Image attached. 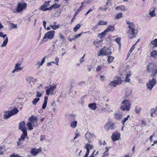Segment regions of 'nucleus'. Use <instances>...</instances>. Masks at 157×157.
<instances>
[{
	"mask_svg": "<svg viewBox=\"0 0 157 157\" xmlns=\"http://www.w3.org/2000/svg\"><path fill=\"white\" fill-rule=\"evenodd\" d=\"M126 24L128 25L129 29L127 31V33L132 36L130 39L135 37L137 33V31L135 29V24L133 22H130L129 21H126Z\"/></svg>",
	"mask_w": 157,
	"mask_h": 157,
	"instance_id": "f257e3e1",
	"label": "nucleus"
},
{
	"mask_svg": "<svg viewBox=\"0 0 157 157\" xmlns=\"http://www.w3.org/2000/svg\"><path fill=\"white\" fill-rule=\"evenodd\" d=\"M131 105V104L130 101L127 99H125L122 102L120 108L122 111H128L130 110Z\"/></svg>",
	"mask_w": 157,
	"mask_h": 157,
	"instance_id": "f03ea898",
	"label": "nucleus"
},
{
	"mask_svg": "<svg viewBox=\"0 0 157 157\" xmlns=\"http://www.w3.org/2000/svg\"><path fill=\"white\" fill-rule=\"evenodd\" d=\"M55 32L54 30H51L46 33L42 41V43H45L49 40H52L54 38Z\"/></svg>",
	"mask_w": 157,
	"mask_h": 157,
	"instance_id": "7ed1b4c3",
	"label": "nucleus"
},
{
	"mask_svg": "<svg viewBox=\"0 0 157 157\" xmlns=\"http://www.w3.org/2000/svg\"><path fill=\"white\" fill-rule=\"evenodd\" d=\"M105 47H104L100 51V52L98 54V56H110L112 54L110 49L109 48L105 49Z\"/></svg>",
	"mask_w": 157,
	"mask_h": 157,
	"instance_id": "20e7f679",
	"label": "nucleus"
},
{
	"mask_svg": "<svg viewBox=\"0 0 157 157\" xmlns=\"http://www.w3.org/2000/svg\"><path fill=\"white\" fill-rule=\"evenodd\" d=\"M27 6V4L23 1L19 2L18 3L17 11V12H22L25 9Z\"/></svg>",
	"mask_w": 157,
	"mask_h": 157,
	"instance_id": "39448f33",
	"label": "nucleus"
},
{
	"mask_svg": "<svg viewBox=\"0 0 157 157\" xmlns=\"http://www.w3.org/2000/svg\"><path fill=\"white\" fill-rule=\"evenodd\" d=\"M156 83V81L155 78H153L152 79H150L146 83L147 88L150 90H151Z\"/></svg>",
	"mask_w": 157,
	"mask_h": 157,
	"instance_id": "423d86ee",
	"label": "nucleus"
},
{
	"mask_svg": "<svg viewBox=\"0 0 157 157\" xmlns=\"http://www.w3.org/2000/svg\"><path fill=\"white\" fill-rule=\"evenodd\" d=\"M95 137L94 134L91 133L89 131H87L85 135V137L89 143H90L93 141V139Z\"/></svg>",
	"mask_w": 157,
	"mask_h": 157,
	"instance_id": "0eeeda50",
	"label": "nucleus"
},
{
	"mask_svg": "<svg viewBox=\"0 0 157 157\" xmlns=\"http://www.w3.org/2000/svg\"><path fill=\"white\" fill-rule=\"evenodd\" d=\"M115 124L111 121L108 122L104 126V128L106 131H109L110 129H113L115 128Z\"/></svg>",
	"mask_w": 157,
	"mask_h": 157,
	"instance_id": "6e6552de",
	"label": "nucleus"
},
{
	"mask_svg": "<svg viewBox=\"0 0 157 157\" xmlns=\"http://www.w3.org/2000/svg\"><path fill=\"white\" fill-rule=\"evenodd\" d=\"M38 119L36 117L33 115L29 119V121L32 124L33 126H35L37 125Z\"/></svg>",
	"mask_w": 157,
	"mask_h": 157,
	"instance_id": "1a4fd4ad",
	"label": "nucleus"
},
{
	"mask_svg": "<svg viewBox=\"0 0 157 157\" xmlns=\"http://www.w3.org/2000/svg\"><path fill=\"white\" fill-rule=\"evenodd\" d=\"M25 125V123L24 121L21 122L19 124V128L22 132L23 133L26 134L27 132Z\"/></svg>",
	"mask_w": 157,
	"mask_h": 157,
	"instance_id": "9d476101",
	"label": "nucleus"
},
{
	"mask_svg": "<svg viewBox=\"0 0 157 157\" xmlns=\"http://www.w3.org/2000/svg\"><path fill=\"white\" fill-rule=\"evenodd\" d=\"M156 65L154 63H150L147 66V70L148 71L152 72L156 69Z\"/></svg>",
	"mask_w": 157,
	"mask_h": 157,
	"instance_id": "9b49d317",
	"label": "nucleus"
},
{
	"mask_svg": "<svg viewBox=\"0 0 157 157\" xmlns=\"http://www.w3.org/2000/svg\"><path fill=\"white\" fill-rule=\"evenodd\" d=\"M41 151V149L40 148L37 149L35 148L31 149L30 151V152L33 155L36 156Z\"/></svg>",
	"mask_w": 157,
	"mask_h": 157,
	"instance_id": "f8f14e48",
	"label": "nucleus"
},
{
	"mask_svg": "<svg viewBox=\"0 0 157 157\" xmlns=\"http://www.w3.org/2000/svg\"><path fill=\"white\" fill-rule=\"evenodd\" d=\"M120 136V134L117 132H115L111 136V138L113 141H114L119 139Z\"/></svg>",
	"mask_w": 157,
	"mask_h": 157,
	"instance_id": "ddd939ff",
	"label": "nucleus"
},
{
	"mask_svg": "<svg viewBox=\"0 0 157 157\" xmlns=\"http://www.w3.org/2000/svg\"><path fill=\"white\" fill-rule=\"evenodd\" d=\"M56 88V85H54L52 86L49 89L46 90V94L48 95L51 93H53V91Z\"/></svg>",
	"mask_w": 157,
	"mask_h": 157,
	"instance_id": "4468645a",
	"label": "nucleus"
},
{
	"mask_svg": "<svg viewBox=\"0 0 157 157\" xmlns=\"http://www.w3.org/2000/svg\"><path fill=\"white\" fill-rule=\"evenodd\" d=\"M4 113V119H8L12 116L10 111H5Z\"/></svg>",
	"mask_w": 157,
	"mask_h": 157,
	"instance_id": "2eb2a0df",
	"label": "nucleus"
},
{
	"mask_svg": "<svg viewBox=\"0 0 157 157\" xmlns=\"http://www.w3.org/2000/svg\"><path fill=\"white\" fill-rule=\"evenodd\" d=\"M84 148L86 150V152L88 151L89 153L90 150L93 148V145L87 144L85 146Z\"/></svg>",
	"mask_w": 157,
	"mask_h": 157,
	"instance_id": "dca6fc26",
	"label": "nucleus"
},
{
	"mask_svg": "<svg viewBox=\"0 0 157 157\" xmlns=\"http://www.w3.org/2000/svg\"><path fill=\"white\" fill-rule=\"evenodd\" d=\"M114 81L118 85L121 84L122 82L121 78L118 76H117L114 78Z\"/></svg>",
	"mask_w": 157,
	"mask_h": 157,
	"instance_id": "f3484780",
	"label": "nucleus"
},
{
	"mask_svg": "<svg viewBox=\"0 0 157 157\" xmlns=\"http://www.w3.org/2000/svg\"><path fill=\"white\" fill-rule=\"evenodd\" d=\"M151 56L155 59H157V51L154 50L151 52Z\"/></svg>",
	"mask_w": 157,
	"mask_h": 157,
	"instance_id": "a211bd4d",
	"label": "nucleus"
},
{
	"mask_svg": "<svg viewBox=\"0 0 157 157\" xmlns=\"http://www.w3.org/2000/svg\"><path fill=\"white\" fill-rule=\"evenodd\" d=\"M131 72L130 71H129L128 73L126 74V76L125 80V82H129L130 81V78L131 77Z\"/></svg>",
	"mask_w": 157,
	"mask_h": 157,
	"instance_id": "6ab92c4d",
	"label": "nucleus"
},
{
	"mask_svg": "<svg viewBox=\"0 0 157 157\" xmlns=\"http://www.w3.org/2000/svg\"><path fill=\"white\" fill-rule=\"evenodd\" d=\"M12 116L17 114L18 112V110L16 108H14L13 109L10 111Z\"/></svg>",
	"mask_w": 157,
	"mask_h": 157,
	"instance_id": "aec40b11",
	"label": "nucleus"
},
{
	"mask_svg": "<svg viewBox=\"0 0 157 157\" xmlns=\"http://www.w3.org/2000/svg\"><path fill=\"white\" fill-rule=\"evenodd\" d=\"M122 117V115L120 113H117L114 114V118L116 120H120Z\"/></svg>",
	"mask_w": 157,
	"mask_h": 157,
	"instance_id": "412c9836",
	"label": "nucleus"
},
{
	"mask_svg": "<svg viewBox=\"0 0 157 157\" xmlns=\"http://www.w3.org/2000/svg\"><path fill=\"white\" fill-rule=\"evenodd\" d=\"M88 107L92 109L95 110L97 108L96 104L95 103L89 104Z\"/></svg>",
	"mask_w": 157,
	"mask_h": 157,
	"instance_id": "4be33fe9",
	"label": "nucleus"
},
{
	"mask_svg": "<svg viewBox=\"0 0 157 157\" xmlns=\"http://www.w3.org/2000/svg\"><path fill=\"white\" fill-rule=\"evenodd\" d=\"M61 5L60 4H54L52 6H51L49 7L50 10H51L52 9H56L60 7Z\"/></svg>",
	"mask_w": 157,
	"mask_h": 157,
	"instance_id": "5701e85b",
	"label": "nucleus"
},
{
	"mask_svg": "<svg viewBox=\"0 0 157 157\" xmlns=\"http://www.w3.org/2000/svg\"><path fill=\"white\" fill-rule=\"evenodd\" d=\"M115 29L114 27L112 26L109 25V26L107 29L105 30V32L107 33L109 32L113 31Z\"/></svg>",
	"mask_w": 157,
	"mask_h": 157,
	"instance_id": "b1692460",
	"label": "nucleus"
},
{
	"mask_svg": "<svg viewBox=\"0 0 157 157\" xmlns=\"http://www.w3.org/2000/svg\"><path fill=\"white\" fill-rule=\"evenodd\" d=\"M27 136V132H26V134H24L22 133V134L21 135V137L18 139V141L19 142L23 141L24 140L25 138V137Z\"/></svg>",
	"mask_w": 157,
	"mask_h": 157,
	"instance_id": "393cba45",
	"label": "nucleus"
},
{
	"mask_svg": "<svg viewBox=\"0 0 157 157\" xmlns=\"http://www.w3.org/2000/svg\"><path fill=\"white\" fill-rule=\"evenodd\" d=\"M48 99V97H45L44 101L42 106V108L43 109H44L46 108Z\"/></svg>",
	"mask_w": 157,
	"mask_h": 157,
	"instance_id": "a878e982",
	"label": "nucleus"
},
{
	"mask_svg": "<svg viewBox=\"0 0 157 157\" xmlns=\"http://www.w3.org/2000/svg\"><path fill=\"white\" fill-rule=\"evenodd\" d=\"M115 9L116 10H120L121 11L126 10L125 6L123 5L117 6L116 7Z\"/></svg>",
	"mask_w": 157,
	"mask_h": 157,
	"instance_id": "bb28decb",
	"label": "nucleus"
},
{
	"mask_svg": "<svg viewBox=\"0 0 157 157\" xmlns=\"http://www.w3.org/2000/svg\"><path fill=\"white\" fill-rule=\"evenodd\" d=\"M46 57L44 56L41 60V62L40 61L38 62H37V64L39 66L38 68L40 67V66L42 65L45 61V60L46 59Z\"/></svg>",
	"mask_w": 157,
	"mask_h": 157,
	"instance_id": "cd10ccee",
	"label": "nucleus"
},
{
	"mask_svg": "<svg viewBox=\"0 0 157 157\" xmlns=\"http://www.w3.org/2000/svg\"><path fill=\"white\" fill-rule=\"evenodd\" d=\"M25 80L29 83H30L31 82H34L36 81L35 79L32 77H28L25 78Z\"/></svg>",
	"mask_w": 157,
	"mask_h": 157,
	"instance_id": "c85d7f7f",
	"label": "nucleus"
},
{
	"mask_svg": "<svg viewBox=\"0 0 157 157\" xmlns=\"http://www.w3.org/2000/svg\"><path fill=\"white\" fill-rule=\"evenodd\" d=\"M149 14L151 17L155 16H156V13H155V9H154L152 11L150 10L149 11Z\"/></svg>",
	"mask_w": 157,
	"mask_h": 157,
	"instance_id": "c756f323",
	"label": "nucleus"
},
{
	"mask_svg": "<svg viewBox=\"0 0 157 157\" xmlns=\"http://www.w3.org/2000/svg\"><path fill=\"white\" fill-rule=\"evenodd\" d=\"M50 26L54 30H56L58 28H59L60 27V25L59 24L57 25H50Z\"/></svg>",
	"mask_w": 157,
	"mask_h": 157,
	"instance_id": "7c9ffc66",
	"label": "nucleus"
},
{
	"mask_svg": "<svg viewBox=\"0 0 157 157\" xmlns=\"http://www.w3.org/2000/svg\"><path fill=\"white\" fill-rule=\"evenodd\" d=\"M26 126L27 127V128L28 130H32L33 129V125L32 124L30 123V122H28L26 124Z\"/></svg>",
	"mask_w": 157,
	"mask_h": 157,
	"instance_id": "2f4dec72",
	"label": "nucleus"
},
{
	"mask_svg": "<svg viewBox=\"0 0 157 157\" xmlns=\"http://www.w3.org/2000/svg\"><path fill=\"white\" fill-rule=\"evenodd\" d=\"M8 37H6V38L5 40H4V41H3L1 47H3L5 46L7 44V43L8 42Z\"/></svg>",
	"mask_w": 157,
	"mask_h": 157,
	"instance_id": "473e14b6",
	"label": "nucleus"
},
{
	"mask_svg": "<svg viewBox=\"0 0 157 157\" xmlns=\"http://www.w3.org/2000/svg\"><path fill=\"white\" fill-rule=\"evenodd\" d=\"M141 109H142L140 107L138 106H136L135 108V110L137 114H139L140 113Z\"/></svg>",
	"mask_w": 157,
	"mask_h": 157,
	"instance_id": "72a5a7b5",
	"label": "nucleus"
},
{
	"mask_svg": "<svg viewBox=\"0 0 157 157\" xmlns=\"http://www.w3.org/2000/svg\"><path fill=\"white\" fill-rule=\"evenodd\" d=\"M40 9L41 10H43L44 11H46L48 10H50L49 7L47 8L46 7L44 6V5L41 6L40 8Z\"/></svg>",
	"mask_w": 157,
	"mask_h": 157,
	"instance_id": "f704fd0d",
	"label": "nucleus"
},
{
	"mask_svg": "<svg viewBox=\"0 0 157 157\" xmlns=\"http://www.w3.org/2000/svg\"><path fill=\"white\" fill-rule=\"evenodd\" d=\"M77 122L76 121H74L71 122L70 126L72 128H75L77 124Z\"/></svg>",
	"mask_w": 157,
	"mask_h": 157,
	"instance_id": "c9c22d12",
	"label": "nucleus"
},
{
	"mask_svg": "<svg viewBox=\"0 0 157 157\" xmlns=\"http://www.w3.org/2000/svg\"><path fill=\"white\" fill-rule=\"evenodd\" d=\"M121 40V38L120 37H118V38H116L114 40L116 41V42L117 43L119 46V48H120L121 47V43L120 42Z\"/></svg>",
	"mask_w": 157,
	"mask_h": 157,
	"instance_id": "e433bc0d",
	"label": "nucleus"
},
{
	"mask_svg": "<svg viewBox=\"0 0 157 157\" xmlns=\"http://www.w3.org/2000/svg\"><path fill=\"white\" fill-rule=\"evenodd\" d=\"M151 44L154 47H157V39H155L151 41Z\"/></svg>",
	"mask_w": 157,
	"mask_h": 157,
	"instance_id": "4c0bfd02",
	"label": "nucleus"
},
{
	"mask_svg": "<svg viewBox=\"0 0 157 157\" xmlns=\"http://www.w3.org/2000/svg\"><path fill=\"white\" fill-rule=\"evenodd\" d=\"M22 69L21 67H19V66H17L16 65L15 66V69L14 70H13L12 72L13 73L16 71H17L18 70H21Z\"/></svg>",
	"mask_w": 157,
	"mask_h": 157,
	"instance_id": "58836bf2",
	"label": "nucleus"
},
{
	"mask_svg": "<svg viewBox=\"0 0 157 157\" xmlns=\"http://www.w3.org/2000/svg\"><path fill=\"white\" fill-rule=\"evenodd\" d=\"M106 32L105 30L103 32L99 34L98 35V36L100 38H102V37H104V36H105L106 34Z\"/></svg>",
	"mask_w": 157,
	"mask_h": 157,
	"instance_id": "ea45409f",
	"label": "nucleus"
},
{
	"mask_svg": "<svg viewBox=\"0 0 157 157\" xmlns=\"http://www.w3.org/2000/svg\"><path fill=\"white\" fill-rule=\"evenodd\" d=\"M81 26V25L79 24H77L76 25L74 28L73 30L74 32H76L78 30Z\"/></svg>",
	"mask_w": 157,
	"mask_h": 157,
	"instance_id": "a19ab883",
	"label": "nucleus"
},
{
	"mask_svg": "<svg viewBox=\"0 0 157 157\" xmlns=\"http://www.w3.org/2000/svg\"><path fill=\"white\" fill-rule=\"evenodd\" d=\"M130 116L128 115L127 116V117H125L124 118V119L121 121V122L123 124V125L124 126V123L128 120V118L130 117Z\"/></svg>",
	"mask_w": 157,
	"mask_h": 157,
	"instance_id": "79ce46f5",
	"label": "nucleus"
},
{
	"mask_svg": "<svg viewBox=\"0 0 157 157\" xmlns=\"http://www.w3.org/2000/svg\"><path fill=\"white\" fill-rule=\"evenodd\" d=\"M107 22L103 21H99L98 24L99 25H105L107 24Z\"/></svg>",
	"mask_w": 157,
	"mask_h": 157,
	"instance_id": "37998d69",
	"label": "nucleus"
},
{
	"mask_svg": "<svg viewBox=\"0 0 157 157\" xmlns=\"http://www.w3.org/2000/svg\"><path fill=\"white\" fill-rule=\"evenodd\" d=\"M16 107H17L19 109H21L23 107L22 104L20 103L17 102L16 103Z\"/></svg>",
	"mask_w": 157,
	"mask_h": 157,
	"instance_id": "c03bdc74",
	"label": "nucleus"
},
{
	"mask_svg": "<svg viewBox=\"0 0 157 157\" xmlns=\"http://www.w3.org/2000/svg\"><path fill=\"white\" fill-rule=\"evenodd\" d=\"M114 57L112 56H109L108 57V61L109 63L112 62L114 60Z\"/></svg>",
	"mask_w": 157,
	"mask_h": 157,
	"instance_id": "a18cd8bd",
	"label": "nucleus"
},
{
	"mask_svg": "<svg viewBox=\"0 0 157 157\" xmlns=\"http://www.w3.org/2000/svg\"><path fill=\"white\" fill-rule=\"evenodd\" d=\"M40 100L39 98H35L33 99L32 101V103L34 105H36L37 102Z\"/></svg>",
	"mask_w": 157,
	"mask_h": 157,
	"instance_id": "49530a36",
	"label": "nucleus"
},
{
	"mask_svg": "<svg viewBox=\"0 0 157 157\" xmlns=\"http://www.w3.org/2000/svg\"><path fill=\"white\" fill-rule=\"evenodd\" d=\"M117 85L118 84L114 81V80L111 82L109 84V85L110 86L114 87H116Z\"/></svg>",
	"mask_w": 157,
	"mask_h": 157,
	"instance_id": "de8ad7c7",
	"label": "nucleus"
},
{
	"mask_svg": "<svg viewBox=\"0 0 157 157\" xmlns=\"http://www.w3.org/2000/svg\"><path fill=\"white\" fill-rule=\"evenodd\" d=\"M59 38L63 40V41H65L66 40L65 38H64V36L62 34L59 33Z\"/></svg>",
	"mask_w": 157,
	"mask_h": 157,
	"instance_id": "09e8293b",
	"label": "nucleus"
},
{
	"mask_svg": "<svg viewBox=\"0 0 157 157\" xmlns=\"http://www.w3.org/2000/svg\"><path fill=\"white\" fill-rule=\"evenodd\" d=\"M123 16L122 13H118L116 16L115 18L117 19H119L121 17H122Z\"/></svg>",
	"mask_w": 157,
	"mask_h": 157,
	"instance_id": "8fccbe9b",
	"label": "nucleus"
},
{
	"mask_svg": "<svg viewBox=\"0 0 157 157\" xmlns=\"http://www.w3.org/2000/svg\"><path fill=\"white\" fill-rule=\"evenodd\" d=\"M152 76L155 77L157 75V68L154 70V71H152Z\"/></svg>",
	"mask_w": 157,
	"mask_h": 157,
	"instance_id": "3c124183",
	"label": "nucleus"
},
{
	"mask_svg": "<svg viewBox=\"0 0 157 157\" xmlns=\"http://www.w3.org/2000/svg\"><path fill=\"white\" fill-rule=\"evenodd\" d=\"M108 9V7L106 6H105V7L104 8H103L102 7H99V8L98 9V10H103V11H106L107 9Z\"/></svg>",
	"mask_w": 157,
	"mask_h": 157,
	"instance_id": "603ef678",
	"label": "nucleus"
},
{
	"mask_svg": "<svg viewBox=\"0 0 157 157\" xmlns=\"http://www.w3.org/2000/svg\"><path fill=\"white\" fill-rule=\"evenodd\" d=\"M109 155V154L107 152V151H105L102 155L101 157H107Z\"/></svg>",
	"mask_w": 157,
	"mask_h": 157,
	"instance_id": "864d4df0",
	"label": "nucleus"
},
{
	"mask_svg": "<svg viewBox=\"0 0 157 157\" xmlns=\"http://www.w3.org/2000/svg\"><path fill=\"white\" fill-rule=\"evenodd\" d=\"M11 28L14 29V28H17V25L16 24H14L13 23H11L10 24Z\"/></svg>",
	"mask_w": 157,
	"mask_h": 157,
	"instance_id": "5fc2aeb1",
	"label": "nucleus"
},
{
	"mask_svg": "<svg viewBox=\"0 0 157 157\" xmlns=\"http://www.w3.org/2000/svg\"><path fill=\"white\" fill-rule=\"evenodd\" d=\"M10 157H22L18 154H13L10 156Z\"/></svg>",
	"mask_w": 157,
	"mask_h": 157,
	"instance_id": "6e6d98bb",
	"label": "nucleus"
},
{
	"mask_svg": "<svg viewBox=\"0 0 157 157\" xmlns=\"http://www.w3.org/2000/svg\"><path fill=\"white\" fill-rule=\"evenodd\" d=\"M93 68V66L91 65H89L87 66V69L88 70L89 72Z\"/></svg>",
	"mask_w": 157,
	"mask_h": 157,
	"instance_id": "4d7b16f0",
	"label": "nucleus"
},
{
	"mask_svg": "<svg viewBox=\"0 0 157 157\" xmlns=\"http://www.w3.org/2000/svg\"><path fill=\"white\" fill-rule=\"evenodd\" d=\"M50 1H48V2H46L44 3L43 5L46 7H47L50 5Z\"/></svg>",
	"mask_w": 157,
	"mask_h": 157,
	"instance_id": "13d9d810",
	"label": "nucleus"
},
{
	"mask_svg": "<svg viewBox=\"0 0 157 157\" xmlns=\"http://www.w3.org/2000/svg\"><path fill=\"white\" fill-rule=\"evenodd\" d=\"M59 61V59L58 57L56 58L55 59V63L57 65H58V63Z\"/></svg>",
	"mask_w": 157,
	"mask_h": 157,
	"instance_id": "bf43d9fd",
	"label": "nucleus"
},
{
	"mask_svg": "<svg viewBox=\"0 0 157 157\" xmlns=\"http://www.w3.org/2000/svg\"><path fill=\"white\" fill-rule=\"evenodd\" d=\"M157 112V110L155 108L152 109L151 110V113L152 114H154Z\"/></svg>",
	"mask_w": 157,
	"mask_h": 157,
	"instance_id": "052dcab7",
	"label": "nucleus"
},
{
	"mask_svg": "<svg viewBox=\"0 0 157 157\" xmlns=\"http://www.w3.org/2000/svg\"><path fill=\"white\" fill-rule=\"evenodd\" d=\"M83 33V32H82V33H81L79 34H78L77 35H76L74 36V37L75 38H77L78 37L80 36H81L82 33Z\"/></svg>",
	"mask_w": 157,
	"mask_h": 157,
	"instance_id": "680f3d73",
	"label": "nucleus"
},
{
	"mask_svg": "<svg viewBox=\"0 0 157 157\" xmlns=\"http://www.w3.org/2000/svg\"><path fill=\"white\" fill-rule=\"evenodd\" d=\"M135 48V44L133 45L131 48L129 52L132 53Z\"/></svg>",
	"mask_w": 157,
	"mask_h": 157,
	"instance_id": "e2e57ef3",
	"label": "nucleus"
},
{
	"mask_svg": "<svg viewBox=\"0 0 157 157\" xmlns=\"http://www.w3.org/2000/svg\"><path fill=\"white\" fill-rule=\"evenodd\" d=\"M7 35L6 34H3V33L2 32H0V36L2 37L3 38L6 37Z\"/></svg>",
	"mask_w": 157,
	"mask_h": 157,
	"instance_id": "0e129e2a",
	"label": "nucleus"
},
{
	"mask_svg": "<svg viewBox=\"0 0 157 157\" xmlns=\"http://www.w3.org/2000/svg\"><path fill=\"white\" fill-rule=\"evenodd\" d=\"M3 149V147L2 146H0V155H2L4 153L2 151V150Z\"/></svg>",
	"mask_w": 157,
	"mask_h": 157,
	"instance_id": "69168bd1",
	"label": "nucleus"
},
{
	"mask_svg": "<svg viewBox=\"0 0 157 157\" xmlns=\"http://www.w3.org/2000/svg\"><path fill=\"white\" fill-rule=\"evenodd\" d=\"M101 69V67L100 66H98L96 69V71L98 72L100 71Z\"/></svg>",
	"mask_w": 157,
	"mask_h": 157,
	"instance_id": "338daca9",
	"label": "nucleus"
},
{
	"mask_svg": "<svg viewBox=\"0 0 157 157\" xmlns=\"http://www.w3.org/2000/svg\"><path fill=\"white\" fill-rule=\"evenodd\" d=\"M41 96V94L38 91H37L36 92V97H40Z\"/></svg>",
	"mask_w": 157,
	"mask_h": 157,
	"instance_id": "774afa93",
	"label": "nucleus"
}]
</instances>
